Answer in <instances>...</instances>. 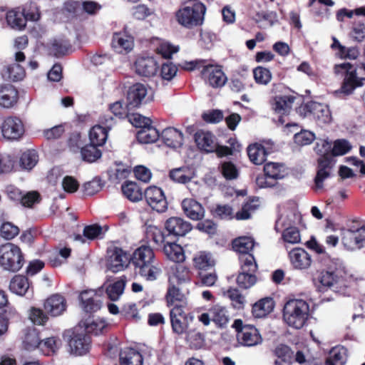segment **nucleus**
<instances>
[{"label":"nucleus","instance_id":"obj_1","mask_svg":"<svg viewBox=\"0 0 365 365\" xmlns=\"http://www.w3.org/2000/svg\"><path fill=\"white\" fill-rule=\"evenodd\" d=\"M182 271L178 270L177 267L175 269L172 268L169 275V286L166 294L168 305L173 306L170 312L172 329L178 334L182 333Z\"/></svg>","mask_w":365,"mask_h":365},{"label":"nucleus","instance_id":"obj_2","mask_svg":"<svg viewBox=\"0 0 365 365\" xmlns=\"http://www.w3.org/2000/svg\"><path fill=\"white\" fill-rule=\"evenodd\" d=\"M130 263L136 272L147 281L156 280L162 272L153 249L148 245L138 247L130 256Z\"/></svg>","mask_w":365,"mask_h":365},{"label":"nucleus","instance_id":"obj_3","mask_svg":"<svg viewBox=\"0 0 365 365\" xmlns=\"http://www.w3.org/2000/svg\"><path fill=\"white\" fill-rule=\"evenodd\" d=\"M334 70L336 75L344 76L341 88L343 93L351 94L355 88L363 86V81H365V63L358 66L343 63L335 65Z\"/></svg>","mask_w":365,"mask_h":365},{"label":"nucleus","instance_id":"obj_4","mask_svg":"<svg viewBox=\"0 0 365 365\" xmlns=\"http://www.w3.org/2000/svg\"><path fill=\"white\" fill-rule=\"evenodd\" d=\"M309 306L303 299H291L284 307V322L295 329H301L308 319Z\"/></svg>","mask_w":365,"mask_h":365},{"label":"nucleus","instance_id":"obj_5","mask_svg":"<svg viewBox=\"0 0 365 365\" xmlns=\"http://www.w3.org/2000/svg\"><path fill=\"white\" fill-rule=\"evenodd\" d=\"M24 258L21 248L11 242L0 246V267L5 271L16 272L24 265Z\"/></svg>","mask_w":365,"mask_h":365},{"label":"nucleus","instance_id":"obj_6","mask_svg":"<svg viewBox=\"0 0 365 365\" xmlns=\"http://www.w3.org/2000/svg\"><path fill=\"white\" fill-rule=\"evenodd\" d=\"M184 5V27L192 29L202 25L205 6L198 0H187Z\"/></svg>","mask_w":365,"mask_h":365},{"label":"nucleus","instance_id":"obj_7","mask_svg":"<svg viewBox=\"0 0 365 365\" xmlns=\"http://www.w3.org/2000/svg\"><path fill=\"white\" fill-rule=\"evenodd\" d=\"M240 261L241 272L237 277V283L242 289H249L257 282V264L252 255L242 256Z\"/></svg>","mask_w":365,"mask_h":365},{"label":"nucleus","instance_id":"obj_8","mask_svg":"<svg viewBox=\"0 0 365 365\" xmlns=\"http://www.w3.org/2000/svg\"><path fill=\"white\" fill-rule=\"evenodd\" d=\"M232 327L237 331V339L244 346H255L262 344V337L258 329L252 325H243L241 319L235 320Z\"/></svg>","mask_w":365,"mask_h":365},{"label":"nucleus","instance_id":"obj_9","mask_svg":"<svg viewBox=\"0 0 365 365\" xmlns=\"http://www.w3.org/2000/svg\"><path fill=\"white\" fill-rule=\"evenodd\" d=\"M24 132V123L16 116H7L1 123V135L6 140H18L22 138Z\"/></svg>","mask_w":365,"mask_h":365},{"label":"nucleus","instance_id":"obj_10","mask_svg":"<svg viewBox=\"0 0 365 365\" xmlns=\"http://www.w3.org/2000/svg\"><path fill=\"white\" fill-rule=\"evenodd\" d=\"M201 75L205 83L212 88L222 87L227 80L222 67L217 64L203 66Z\"/></svg>","mask_w":365,"mask_h":365},{"label":"nucleus","instance_id":"obj_11","mask_svg":"<svg viewBox=\"0 0 365 365\" xmlns=\"http://www.w3.org/2000/svg\"><path fill=\"white\" fill-rule=\"evenodd\" d=\"M144 195L148 205L158 212H164L168 209V202L163 190L157 186L147 187Z\"/></svg>","mask_w":365,"mask_h":365},{"label":"nucleus","instance_id":"obj_12","mask_svg":"<svg viewBox=\"0 0 365 365\" xmlns=\"http://www.w3.org/2000/svg\"><path fill=\"white\" fill-rule=\"evenodd\" d=\"M16 63L4 66L1 74L4 79L12 81H21L25 76L24 68L19 63L25 60V55L22 51H17L14 55Z\"/></svg>","mask_w":365,"mask_h":365},{"label":"nucleus","instance_id":"obj_13","mask_svg":"<svg viewBox=\"0 0 365 365\" xmlns=\"http://www.w3.org/2000/svg\"><path fill=\"white\" fill-rule=\"evenodd\" d=\"M307 112L309 113L316 123L322 126L330 123L332 121V115L328 105L311 101L305 106Z\"/></svg>","mask_w":365,"mask_h":365},{"label":"nucleus","instance_id":"obj_14","mask_svg":"<svg viewBox=\"0 0 365 365\" xmlns=\"http://www.w3.org/2000/svg\"><path fill=\"white\" fill-rule=\"evenodd\" d=\"M341 242L348 250L360 249L365 242V227L356 230H341Z\"/></svg>","mask_w":365,"mask_h":365},{"label":"nucleus","instance_id":"obj_15","mask_svg":"<svg viewBox=\"0 0 365 365\" xmlns=\"http://www.w3.org/2000/svg\"><path fill=\"white\" fill-rule=\"evenodd\" d=\"M68 351L75 356H83L86 354L91 344V337L81 332L74 331L68 340Z\"/></svg>","mask_w":365,"mask_h":365},{"label":"nucleus","instance_id":"obj_16","mask_svg":"<svg viewBox=\"0 0 365 365\" xmlns=\"http://www.w3.org/2000/svg\"><path fill=\"white\" fill-rule=\"evenodd\" d=\"M130 262V257L121 248L114 247L108 252V268L113 272L125 269Z\"/></svg>","mask_w":365,"mask_h":365},{"label":"nucleus","instance_id":"obj_17","mask_svg":"<svg viewBox=\"0 0 365 365\" xmlns=\"http://www.w3.org/2000/svg\"><path fill=\"white\" fill-rule=\"evenodd\" d=\"M113 50L120 54L130 52L134 47V38L125 31L115 32L111 40Z\"/></svg>","mask_w":365,"mask_h":365},{"label":"nucleus","instance_id":"obj_18","mask_svg":"<svg viewBox=\"0 0 365 365\" xmlns=\"http://www.w3.org/2000/svg\"><path fill=\"white\" fill-rule=\"evenodd\" d=\"M148 89L142 83H135L130 86L127 93V107L128 109L138 108L147 102Z\"/></svg>","mask_w":365,"mask_h":365},{"label":"nucleus","instance_id":"obj_19","mask_svg":"<svg viewBox=\"0 0 365 365\" xmlns=\"http://www.w3.org/2000/svg\"><path fill=\"white\" fill-rule=\"evenodd\" d=\"M331 143L327 140H320L315 146L316 152L321 156L318 159V170H329L333 165V157L330 153Z\"/></svg>","mask_w":365,"mask_h":365},{"label":"nucleus","instance_id":"obj_20","mask_svg":"<svg viewBox=\"0 0 365 365\" xmlns=\"http://www.w3.org/2000/svg\"><path fill=\"white\" fill-rule=\"evenodd\" d=\"M163 252L169 260L176 264L171 269L177 267L180 271L182 268L181 263L182 262V246L180 240L179 239L168 240L164 244Z\"/></svg>","mask_w":365,"mask_h":365},{"label":"nucleus","instance_id":"obj_21","mask_svg":"<svg viewBox=\"0 0 365 365\" xmlns=\"http://www.w3.org/2000/svg\"><path fill=\"white\" fill-rule=\"evenodd\" d=\"M292 266L298 270L309 269L312 265V257L304 249L296 247L292 249L288 254Z\"/></svg>","mask_w":365,"mask_h":365},{"label":"nucleus","instance_id":"obj_22","mask_svg":"<svg viewBox=\"0 0 365 365\" xmlns=\"http://www.w3.org/2000/svg\"><path fill=\"white\" fill-rule=\"evenodd\" d=\"M197 148L205 153H214L217 148V138L210 131L200 130L194 135Z\"/></svg>","mask_w":365,"mask_h":365},{"label":"nucleus","instance_id":"obj_23","mask_svg":"<svg viewBox=\"0 0 365 365\" xmlns=\"http://www.w3.org/2000/svg\"><path fill=\"white\" fill-rule=\"evenodd\" d=\"M82 309L86 312H95L99 310L102 305L101 296L95 290H85L80 294Z\"/></svg>","mask_w":365,"mask_h":365},{"label":"nucleus","instance_id":"obj_24","mask_svg":"<svg viewBox=\"0 0 365 365\" xmlns=\"http://www.w3.org/2000/svg\"><path fill=\"white\" fill-rule=\"evenodd\" d=\"M43 306L48 314L53 317H57L62 314L66 310V302L63 296L56 294L49 297L45 301Z\"/></svg>","mask_w":365,"mask_h":365},{"label":"nucleus","instance_id":"obj_25","mask_svg":"<svg viewBox=\"0 0 365 365\" xmlns=\"http://www.w3.org/2000/svg\"><path fill=\"white\" fill-rule=\"evenodd\" d=\"M160 137L165 145L170 148L177 149L182 145V133L175 127L165 128L162 131Z\"/></svg>","mask_w":365,"mask_h":365},{"label":"nucleus","instance_id":"obj_26","mask_svg":"<svg viewBox=\"0 0 365 365\" xmlns=\"http://www.w3.org/2000/svg\"><path fill=\"white\" fill-rule=\"evenodd\" d=\"M18 101V91L11 85H0V106L9 108Z\"/></svg>","mask_w":365,"mask_h":365},{"label":"nucleus","instance_id":"obj_27","mask_svg":"<svg viewBox=\"0 0 365 365\" xmlns=\"http://www.w3.org/2000/svg\"><path fill=\"white\" fill-rule=\"evenodd\" d=\"M136 72L143 76H152L157 71V63L153 57H140L135 63Z\"/></svg>","mask_w":365,"mask_h":365},{"label":"nucleus","instance_id":"obj_28","mask_svg":"<svg viewBox=\"0 0 365 365\" xmlns=\"http://www.w3.org/2000/svg\"><path fill=\"white\" fill-rule=\"evenodd\" d=\"M143 356L135 349L124 348L120 353V365H143Z\"/></svg>","mask_w":365,"mask_h":365},{"label":"nucleus","instance_id":"obj_29","mask_svg":"<svg viewBox=\"0 0 365 365\" xmlns=\"http://www.w3.org/2000/svg\"><path fill=\"white\" fill-rule=\"evenodd\" d=\"M123 195L133 202H139L143 199V192L139 185L132 181H127L122 185Z\"/></svg>","mask_w":365,"mask_h":365},{"label":"nucleus","instance_id":"obj_30","mask_svg":"<svg viewBox=\"0 0 365 365\" xmlns=\"http://www.w3.org/2000/svg\"><path fill=\"white\" fill-rule=\"evenodd\" d=\"M202 205L192 199L184 200V213L193 220H199L204 217Z\"/></svg>","mask_w":365,"mask_h":365},{"label":"nucleus","instance_id":"obj_31","mask_svg":"<svg viewBox=\"0 0 365 365\" xmlns=\"http://www.w3.org/2000/svg\"><path fill=\"white\" fill-rule=\"evenodd\" d=\"M247 154L252 163L262 165L265 162L268 152L262 144L255 143L248 146Z\"/></svg>","mask_w":365,"mask_h":365},{"label":"nucleus","instance_id":"obj_32","mask_svg":"<svg viewBox=\"0 0 365 365\" xmlns=\"http://www.w3.org/2000/svg\"><path fill=\"white\" fill-rule=\"evenodd\" d=\"M30 284L28 279L23 275H16L10 281L9 289L11 292L24 296L29 292Z\"/></svg>","mask_w":365,"mask_h":365},{"label":"nucleus","instance_id":"obj_33","mask_svg":"<svg viewBox=\"0 0 365 365\" xmlns=\"http://www.w3.org/2000/svg\"><path fill=\"white\" fill-rule=\"evenodd\" d=\"M165 227L168 232V240H180V237H182V219L170 217L166 221Z\"/></svg>","mask_w":365,"mask_h":365},{"label":"nucleus","instance_id":"obj_34","mask_svg":"<svg viewBox=\"0 0 365 365\" xmlns=\"http://www.w3.org/2000/svg\"><path fill=\"white\" fill-rule=\"evenodd\" d=\"M294 99L290 96H275L272 101V107L276 113L284 114L290 110Z\"/></svg>","mask_w":365,"mask_h":365},{"label":"nucleus","instance_id":"obj_35","mask_svg":"<svg viewBox=\"0 0 365 365\" xmlns=\"http://www.w3.org/2000/svg\"><path fill=\"white\" fill-rule=\"evenodd\" d=\"M274 309V302L271 298H264L256 302L252 307V314L256 318H262Z\"/></svg>","mask_w":365,"mask_h":365},{"label":"nucleus","instance_id":"obj_36","mask_svg":"<svg viewBox=\"0 0 365 365\" xmlns=\"http://www.w3.org/2000/svg\"><path fill=\"white\" fill-rule=\"evenodd\" d=\"M344 274V271L341 269H336L334 271H322L319 280L323 286L330 287L343 278Z\"/></svg>","mask_w":365,"mask_h":365},{"label":"nucleus","instance_id":"obj_37","mask_svg":"<svg viewBox=\"0 0 365 365\" xmlns=\"http://www.w3.org/2000/svg\"><path fill=\"white\" fill-rule=\"evenodd\" d=\"M264 174L267 178L282 179L287 175L285 166L277 163H267L264 166Z\"/></svg>","mask_w":365,"mask_h":365},{"label":"nucleus","instance_id":"obj_38","mask_svg":"<svg viewBox=\"0 0 365 365\" xmlns=\"http://www.w3.org/2000/svg\"><path fill=\"white\" fill-rule=\"evenodd\" d=\"M160 137L159 132L153 126L148 125L137 133V139L140 143L148 144L155 142Z\"/></svg>","mask_w":365,"mask_h":365},{"label":"nucleus","instance_id":"obj_39","mask_svg":"<svg viewBox=\"0 0 365 365\" xmlns=\"http://www.w3.org/2000/svg\"><path fill=\"white\" fill-rule=\"evenodd\" d=\"M125 282L123 279H120L115 281L113 283L107 284L106 283L104 287H106V294L111 301L118 300L124 292Z\"/></svg>","mask_w":365,"mask_h":365},{"label":"nucleus","instance_id":"obj_40","mask_svg":"<svg viewBox=\"0 0 365 365\" xmlns=\"http://www.w3.org/2000/svg\"><path fill=\"white\" fill-rule=\"evenodd\" d=\"M6 22L14 29L22 30L26 26V19L22 13L16 9H11L6 14Z\"/></svg>","mask_w":365,"mask_h":365},{"label":"nucleus","instance_id":"obj_41","mask_svg":"<svg viewBox=\"0 0 365 365\" xmlns=\"http://www.w3.org/2000/svg\"><path fill=\"white\" fill-rule=\"evenodd\" d=\"M212 320L219 327H225L229 322L227 309L220 305H215L210 309Z\"/></svg>","mask_w":365,"mask_h":365},{"label":"nucleus","instance_id":"obj_42","mask_svg":"<svg viewBox=\"0 0 365 365\" xmlns=\"http://www.w3.org/2000/svg\"><path fill=\"white\" fill-rule=\"evenodd\" d=\"M259 207V198H254L245 202L241 210L236 213L235 217L238 220H245L251 217L253 212H255Z\"/></svg>","mask_w":365,"mask_h":365},{"label":"nucleus","instance_id":"obj_43","mask_svg":"<svg viewBox=\"0 0 365 365\" xmlns=\"http://www.w3.org/2000/svg\"><path fill=\"white\" fill-rule=\"evenodd\" d=\"M255 245V242L252 238L250 237H240L232 242V247L235 251L249 255V252L252 250Z\"/></svg>","mask_w":365,"mask_h":365},{"label":"nucleus","instance_id":"obj_44","mask_svg":"<svg viewBox=\"0 0 365 365\" xmlns=\"http://www.w3.org/2000/svg\"><path fill=\"white\" fill-rule=\"evenodd\" d=\"M40 341L41 340L37 329L35 328H29L25 330L23 344L26 349L32 350L36 347H39Z\"/></svg>","mask_w":365,"mask_h":365},{"label":"nucleus","instance_id":"obj_45","mask_svg":"<svg viewBox=\"0 0 365 365\" xmlns=\"http://www.w3.org/2000/svg\"><path fill=\"white\" fill-rule=\"evenodd\" d=\"M83 326L86 332L98 335L103 332L107 324L101 319L88 318L83 322Z\"/></svg>","mask_w":365,"mask_h":365},{"label":"nucleus","instance_id":"obj_46","mask_svg":"<svg viewBox=\"0 0 365 365\" xmlns=\"http://www.w3.org/2000/svg\"><path fill=\"white\" fill-rule=\"evenodd\" d=\"M108 133L106 129L103 128L102 125H96L89 132L91 143L98 146L103 145L106 143Z\"/></svg>","mask_w":365,"mask_h":365},{"label":"nucleus","instance_id":"obj_47","mask_svg":"<svg viewBox=\"0 0 365 365\" xmlns=\"http://www.w3.org/2000/svg\"><path fill=\"white\" fill-rule=\"evenodd\" d=\"M61 340L55 336L45 339L40 341L39 347L46 355L56 353L61 346Z\"/></svg>","mask_w":365,"mask_h":365},{"label":"nucleus","instance_id":"obj_48","mask_svg":"<svg viewBox=\"0 0 365 365\" xmlns=\"http://www.w3.org/2000/svg\"><path fill=\"white\" fill-rule=\"evenodd\" d=\"M102 233V228L98 225H91L86 226L83 229V235H76L74 236V240L85 243V238L93 240L97 238Z\"/></svg>","mask_w":365,"mask_h":365},{"label":"nucleus","instance_id":"obj_49","mask_svg":"<svg viewBox=\"0 0 365 365\" xmlns=\"http://www.w3.org/2000/svg\"><path fill=\"white\" fill-rule=\"evenodd\" d=\"M98 145L90 143L82 148L81 155L84 161L93 163L101 157V152L97 148Z\"/></svg>","mask_w":365,"mask_h":365},{"label":"nucleus","instance_id":"obj_50","mask_svg":"<svg viewBox=\"0 0 365 365\" xmlns=\"http://www.w3.org/2000/svg\"><path fill=\"white\" fill-rule=\"evenodd\" d=\"M38 156L34 150H28L24 152L20 158L21 166L26 170H31L37 163Z\"/></svg>","mask_w":365,"mask_h":365},{"label":"nucleus","instance_id":"obj_51","mask_svg":"<svg viewBox=\"0 0 365 365\" xmlns=\"http://www.w3.org/2000/svg\"><path fill=\"white\" fill-rule=\"evenodd\" d=\"M195 266L199 269H207L215 265V261L212 255L205 252H201L193 259Z\"/></svg>","mask_w":365,"mask_h":365},{"label":"nucleus","instance_id":"obj_52","mask_svg":"<svg viewBox=\"0 0 365 365\" xmlns=\"http://www.w3.org/2000/svg\"><path fill=\"white\" fill-rule=\"evenodd\" d=\"M225 295L228 297L236 309H242L245 304L246 299L240 292L236 288H230L225 292Z\"/></svg>","mask_w":365,"mask_h":365},{"label":"nucleus","instance_id":"obj_53","mask_svg":"<svg viewBox=\"0 0 365 365\" xmlns=\"http://www.w3.org/2000/svg\"><path fill=\"white\" fill-rule=\"evenodd\" d=\"M282 237L285 243L298 244L301 242V235L298 228L295 227H288L282 232Z\"/></svg>","mask_w":365,"mask_h":365},{"label":"nucleus","instance_id":"obj_54","mask_svg":"<svg viewBox=\"0 0 365 365\" xmlns=\"http://www.w3.org/2000/svg\"><path fill=\"white\" fill-rule=\"evenodd\" d=\"M352 146L350 143L344 139H339L334 142L330 153L334 156L344 155L349 152Z\"/></svg>","mask_w":365,"mask_h":365},{"label":"nucleus","instance_id":"obj_55","mask_svg":"<svg viewBox=\"0 0 365 365\" xmlns=\"http://www.w3.org/2000/svg\"><path fill=\"white\" fill-rule=\"evenodd\" d=\"M327 361L334 364L344 365L346 361V349L343 346L334 347L330 351V356Z\"/></svg>","mask_w":365,"mask_h":365},{"label":"nucleus","instance_id":"obj_56","mask_svg":"<svg viewBox=\"0 0 365 365\" xmlns=\"http://www.w3.org/2000/svg\"><path fill=\"white\" fill-rule=\"evenodd\" d=\"M22 14L26 21H37L41 18L38 6L35 3L26 4L23 9Z\"/></svg>","mask_w":365,"mask_h":365},{"label":"nucleus","instance_id":"obj_57","mask_svg":"<svg viewBox=\"0 0 365 365\" xmlns=\"http://www.w3.org/2000/svg\"><path fill=\"white\" fill-rule=\"evenodd\" d=\"M256 83L262 85L268 84L272 80V74L269 69L258 66L253 71Z\"/></svg>","mask_w":365,"mask_h":365},{"label":"nucleus","instance_id":"obj_58","mask_svg":"<svg viewBox=\"0 0 365 365\" xmlns=\"http://www.w3.org/2000/svg\"><path fill=\"white\" fill-rule=\"evenodd\" d=\"M19 233V228L11 222H4L0 227V235L5 240L14 238Z\"/></svg>","mask_w":365,"mask_h":365},{"label":"nucleus","instance_id":"obj_59","mask_svg":"<svg viewBox=\"0 0 365 365\" xmlns=\"http://www.w3.org/2000/svg\"><path fill=\"white\" fill-rule=\"evenodd\" d=\"M179 46H175L167 41H162L157 47L156 51L165 58H170L172 55L178 52Z\"/></svg>","mask_w":365,"mask_h":365},{"label":"nucleus","instance_id":"obj_60","mask_svg":"<svg viewBox=\"0 0 365 365\" xmlns=\"http://www.w3.org/2000/svg\"><path fill=\"white\" fill-rule=\"evenodd\" d=\"M215 216L222 220H230L233 218V209L228 205H217L212 210Z\"/></svg>","mask_w":365,"mask_h":365},{"label":"nucleus","instance_id":"obj_61","mask_svg":"<svg viewBox=\"0 0 365 365\" xmlns=\"http://www.w3.org/2000/svg\"><path fill=\"white\" fill-rule=\"evenodd\" d=\"M68 42L65 39H54L51 43V50L56 56L66 54L68 48Z\"/></svg>","mask_w":365,"mask_h":365},{"label":"nucleus","instance_id":"obj_62","mask_svg":"<svg viewBox=\"0 0 365 365\" xmlns=\"http://www.w3.org/2000/svg\"><path fill=\"white\" fill-rule=\"evenodd\" d=\"M128 121L135 127L140 128V129L145 126L150 125L151 120L139 113H132L127 115Z\"/></svg>","mask_w":365,"mask_h":365},{"label":"nucleus","instance_id":"obj_63","mask_svg":"<svg viewBox=\"0 0 365 365\" xmlns=\"http://www.w3.org/2000/svg\"><path fill=\"white\" fill-rule=\"evenodd\" d=\"M315 135L313 133L309 130H302L294 135V142L301 146L307 145L313 142Z\"/></svg>","mask_w":365,"mask_h":365},{"label":"nucleus","instance_id":"obj_64","mask_svg":"<svg viewBox=\"0 0 365 365\" xmlns=\"http://www.w3.org/2000/svg\"><path fill=\"white\" fill-rule=\"evenodd\" d=\"M61 186L65 192L73 193L78 190L79 183L74 177L66 175L62 179Z\"/></svg>","mask_w":365,"mask_h":365}]
</instances>
